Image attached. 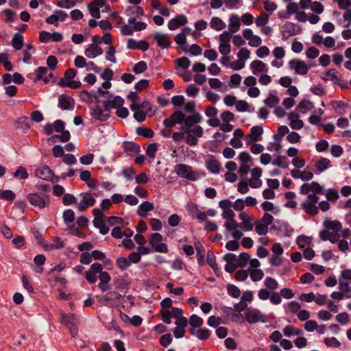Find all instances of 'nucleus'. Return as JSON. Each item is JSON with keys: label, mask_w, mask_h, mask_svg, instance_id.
I'll return each mask as SVG.
<instances>
[{"label": "nucleus", "mask_w": 351, "mask_h": 351, "mask_svg": "<svg viewBox=\"0 0 351 351\" xmlns=\"http://www.w3.org/2000/svg\"><path fill=\"white\" fill-rule=\"evenodd\" d=\"M154 204L149 202H144L138 207L137 213L141 217H146L147 213L153 210Z\"/></svg>", "instance_id": "obj_33"}, {"label": "nucleus", "mask_w": 351, "mask_h": 351, "mask_svg": "<svg viewBox=\"0 0 351 351\" xmlns=\"http://www.w3.org/2000/svg\"><path fill=\"white\" fill-rule=\"evenodd\" d=\"M174 171L180 177L192 181H196L205 175V173L202 171H193L191 167L185 164H178L176 165Z\"/></svg>", "instance_id": "obj_3"}, {"label": "nucleus", "mask_w": 351, "mask_h": 351, "mask_svg": "<svg viewBox=\"0 0 351 351\" xmlns=\"http://www.w3.org/2000/svg\"><path fill=\"white\" fill-rule=\"evenodd\" d=\"M62 134L60 135H55L49 138V140H52L53 141H56V139H59L60 141L64 143L67 142L70 139V132L67 130H63L61 132Z\"/></svg>", "instance_id": "obj_56"}, {"label": "nucleus", "mask_w": 351, "mask_h": 351, "mask_svg": "<svg viewBox=\"0 0 351 351\" xmlns=\"http://www.w3.org/2000/svg\"><path fill=\"white\" fill-rule=\"evenodd\" d=\"M263 133V129L261 126L255 125L251 128L250 133L245 136V141L246 145H249L259 141L262 139V134Z\"/></svg>", "instance_id": "obj_9"}, {"label": "nucleus", "mask_w": 351, "mask_h": 351, "mask_svg": "<svg viewBox=\"0 0 351 351\" xmlns=\"http://www.w3.org/2000/svg\"><path fill=\"white\" fill-rule=\"evenodd\" d=\"M319 237L322 241H330L331 243H336L340 238L339 234H333L326 229L319 232Z\"/></svg>", "instance_id": "obj_31"}, {"label": "nucleus", "mask_w": 351, "mask_h": 351, "mask_svg": "<svg viewBox=\"0 0 351 351\" xmlns=\"http://www.w3.org/2000/svg\"><path fill=\"white\" fill-rule=\"evenodd\" d=\"M29 202L34 206L42 209L49 206V196L45 193H30L27 195Z\"/></svg>", "instance_id": "obj_6"}, {"label": "nucleus", "mask_w": 351, "mask_h": 351, "mask_svg": "<svg viewBox=\"0 0 351 351\" xmlns=\"http://www.w3.org/2000/svg\"><path fill=\"white\" fill-rule=\"evenodd\" d=\"M265 285L271 290H275L278 287L277 280L273 278L267 277L264 281Z\"/></svg>", "instance_id": "obj_62"}, {"label": "nucleus", "mask_w": 351, "mask_h": 351, "mask_svg": "<svg viewBox=\"0 0 351 351\" xmlns=\"http://www.w3.org/2000/svg\"><path fill=\"white\" fill-rule=\"evenodd\" d=\"M300 193L307 195L306 200L301 203L302 208L310 215H316L319 213L317 206L319 199L318 195L323 193V186L316 182L304 183L300 186Z\"/></svg>", "instance_id": "obj_1"}, {"label": "nucleus", "mask_w": 351, "mask_h": 351, "mask_svg": "<svg viewBox=\"0 0 351 351\" xmlns=\"http://www.w3.org/2000/svg\"><path fill=\"white\" fill-rule=\"evenodd\" d=\"M176 64L178 67L186 69L191 64L190 60L186 57H182L176 60Z\"/></svg>", "instance_id": "obj_53"}, {"label": "nucleus", "mask_w": 351, "mask_h": 351, "mask_svg": "<svg viewBox=\"0 0 351 351\" xmlns=\"http://www.w3.org/2000/svg\"><path fill=\"white\" fill-rule=\"evenodd\" d=\"M207 263L208 264L212 267V269L214 270L215 274L217 276H219L221 274V270L217 267V265L215 261V256L214 254L212 252H208L207 254Z\"/></svg>", "instance_id": "obj_38"}, {"label": "nucleus", "mask_w": 351, "mask_h": 351, "mask_svg": "<svg viewBox=\"0 0 351 351\" xmlns=\"http://www.w3.org/2000/svg\"><path fill=\"white\" fill-rule=\"evenodd\" d=\"M162 236L159 233H154L151 234L149 243L155 252L160 253H167L168 252L167 245L162 243Z\"/></svg>", "instance_id": "obj_7"}, {"label": "nucleus", "mask_w": 351, "mask_h": 351, "mask_svg": "<svg viewBox=\"0 0 351 351\" xmlns=\"http://www.w3.org/2000/svg\"><path fill=\"white\" fill-rule=\"evenodd\" d=\"M62 322L68 326H74L77 323V318L73 314L62 315L61 318Z\"/></svg>", "instance_id": "obj_48"}, {"label": "nucleus", "mask_w": 351, "mask_h": 351, "mask_svg": "<svg viewBox=\"0 0 351 351\" xmlns=\"http://www.w3.org/2000/svg\"><path fill=\"white\" fill-rule=\"evenodd\" d=\"M250 256L247 253H241L240 256L237 258V265L239 267H244L247 265Z\"/></svg>", "instance_id": "obj_57"}, {"label": "nucleus", "mask_w": 351, "mask_h": 351, "mask_svg": "<svg viewBox=\"0 0 351 351\" xmlns=\"http://www.w3.org/2000/svg\"><path fill=\"white\" fill-rule=\"evenodd\" d=\"M250 69L254 75H258L259 73H266L268 71V66L262 60H255L250 64Z\"/></svg>", "instance_id": "obj_22"}, {"label": "nucleus", "mask_w": 351, "mask_h": 351, "mask_svg": "<svg viewBox=\"0 0 351 351\" xmlns=\"http://www.w3.org/2000/svg\"><path fill=\"white\" fill-rule=\"evenodd\" d=\"M291 176L295 179H301L303 181L311 180L313 178V173L308 171H300L299 169H292L290 172Z\"/></svg>", "instance_id": "obj_27"}, {"label": "nucleus", "mask_w": 351, "mask_h": 351, "mask_svg": "<svg viewBox=\"0 0 351 351\" xmlns=\"http://www.w3.org/2000/svg\"><path fill=\"white\" fill-rule=\"evenodd\" d=\"M263 173L261 168L257 167L252 169L251 172L252 178L248 180V184L253 189H258L262 186L263 182L260 179Z\"/></svg>", "instance_id": "obj_11"}, {"label": "nucleus", "mask_w": 351, "mask_h": 351, "mask_svg": "<svg viewBox=\"0 0 351 351\" xmlns=\"http://www.w3.org/2000/svg\"><path fill=\"white\" fill-rule=\"evenodd\" d=\"M330 160L326 158H321L316 161L315 167L319 172H323L330 167Z\"/></svg>", "instance_id": "obj_40"}, {"label": "nucleus", "mask_w": 351, "mask_h": 351, "mask_svg": "<svg viewBox=\"0 0 351 351\" xmlns=\"http://www.w3.org/2000/svg\"><path fill=\"white\" fill-rule=\"evenodd\" d=\"M241 222L239 223V228L245 231H250L253 229L255 221L245 212H242L239 215Z\"/></svg>", "instance_id": "obj_13"}, {"label": "nucleus", "mask_w": 351, "mask_h": 351, "mask_svg": "<svg viewBox=\"0 0 351 351\" xmlns=\"http://www.w3.org/2000/svg\"><path fill=\"white\" fill-rule=\"evenodd\" d=\"M289 68L295 70V73L299 75H306L308 71V66L302 60L293 59L289 62Z\"/></svg>", "instance_id": "obj_12"}, {"label": "nucleus", "mask_w": 351, "mask_h": 351, "mask_svg": "<svg viewBox=\"0 0 351 351\" xmlns=\"http://www.w3.org/2000/svg\"><path fill=\"white\" fill-rule=\"evenodd\" d=\"M283 333L287 337H291L295 335H300L303 333V331L298 328L294 327L292 325L286 326L283 330Z\"/></svg>", "instance_id": "obj_36"}, {"label": "nucleus", "mask_w": 351, "mask_h": 351, "mask_svg": "<svg viewBox=\"0 0 351 351\" xmlns=\"http://www.w3.org/2000/svg\"><path fill=\"white\" fill-rule=\"evenodd\" d=\"M82 199L77 205V209L80 211H84L88 207L93 206L95 203V199L90 193L82 194Z\"/></svg>", "instance_id": "obj_15"}, {"label": "nucleus", "mask_w": 351, "mask_h": 351, "mask_svg": "<svg viewBox=\"0 0 351 351\" xmlns=\"http://www.w3.org/2000/svg\"><path fill=\"white\" fill-rule=\"evenodd\" d=\"M272 164L275 166H278L282 169H287L289 167V163L287 161L285 156H278L272 162Z\"/></svg>", "instance_id": "obj_43"}, {"label": "nucleus", "mask_w": 351, "mask_h": 351, "mask_svg": "<svg viewBox=\"0 0 351 351\" xmlns=\"http://www.w3.org/2000/svg\"><path fill=\"white\" fill-rule=\"evenodd\" d=\"M219 207L222 209V217L226 220L224 227L227 232H231L232 237L235 240L240 239L243 235V232L239 229V223L235 219V214L232 210V202L228 199H223L219 203Z\"/></svg>", "instance_id": "obj_2"}, {"label": "nucleus", "mask_w": 351, "mask_h": 351, "mask_svg": "<svg viewBox=\"0 0 351 351\" xmlns=\"http://www.w3.org/2000/svg\"><path fill=\"white\" fill-rule=\"evenodd\" d=\"M206 169L213 173H219L221 163L213 156H210L205 161Z\"/></svg>", "instance_id": "obj_20"}, {"label": "nucleus", "mask_w": 351, "mask_h": 351, "mask_svg": "<svg viewBox=\"0 0 351 351\" xmlns=\"http://www.w3.org/2000/svg\"><path fill=\"white\" fill-rule=\"evenodd\" d=\"M324 226L330 232H333V234H339V232L342 228L341 223L337 220L326 219L324 221Z\"/></svg>", "instance_id": "obj_29"}, {"label": "nucleus", "mask_w": 351, "mask_h": 351, "mask_svg": "<svg viewBox=\"0 0 351 351\" xmlns=\"http://www.w3.org/2000/svg\"><path fill=\"white\" fill-rule=\"evenodd\" d=\"M103 270V266L101 263H95L91 265L89 269L85 273V278L90 284L96 282L97 278V274H99Z\"/></svg>", "instance_id": "obj_10"}, {"label": "nucleus", "mask_w": 351, "mask_h": 351, "mask_svg": "<svg viewBox=\"0 0 351 351\" xmlns=\"http://www.w3.org/2000/svg\"><path fill=\"white\" fill-rule=\"evenodd\" d=\"M324 342L328 347L339 348L341 346V343L335 337L325 338Z\"/></svg>", "instance_id": "obj_58"}, {"label": "nucleus", "mask_w": 351, "mask_h": 351, "mask_svg": "<svg viewBox=\"0 0 351 351\" xmlns=\"http://www.w3.org/2000/svg\"><path fill=\"white\" fill-rule=\"evenodd\" d=\"M189 323L191 326L190 328L195 329L196 328H200L203 325L204 321L197 315H193L191 316Z\"/></svg>", "instance_id": "obj_45"}, {"label": "nucleus", "mask_w": 351, "mask_h": 351, "mask_svg": "<svg viewBox=\"0 0 351 351\" xmlns=\"http://www.w3.org/2000/svg\"><path fill=\"white\" fill-rule=\"evenodd\" d=\"M90 114L95 119L104 121L110 117V112L106 107L102 109L101 107L97 106L91 110Z\"/></svg>", "instance_id": "obj_16"}, {"label": "nucleus", "mask_w": 351, "mask_h": 351, "mask_svg": "<svg viewBox=\"0 0 351 351\" xmlns=\"http://www.w3.org/2000/svg\"><path fill=\"white\" fill-rule=\"evenodd\" d=\"M58 107L63 110H72L74 106L73 99L66 95H61L58 97Z\"/></svg>", "instance_id": "obj_19"}, {"label": "nucleus", "mask_w": 351, "mask_h": 351, "mask_svg": "<svg viewBox=\"0 0 351 351\" xmlns=\"http://www.w3.org/2000/svg\"><path fill=\"white\" fill-rule=\"evenodd\" d=\"M223 260L226 262L225 270L228 273L234 272L239 267L237 265V257L233 254H227L223 256Z\"/></svg>", "instance_id": "obj_17"}, {"label": "nucleus", "mask_w": 351, "mask_h": 351, "mask_svg": "<svg viewBox=\"0 0 351 351\" xmlns=\"http://www.w3.org/2000/svg\"><path fill=\"white\" fill-rule=\"evenodd\" d=\"M115 53H116L115 48L112 46L109 47L106 53V60L111 62L116 63L117 59L115 58Z\"/></svg>", "instance_id": "obj_61"}, {"label": "nucleus", "mask_w": 351, "mask_h": 351, "mask_svg": "<svg viewBox=\"0 0 351 351\" xmlns=\"http://www.w3.org/2000/svg\"><path fill=\"white\" fill-rule=\"evenodd\" d=\"M88 10L90 14V15L95 19H99L101 16L100 14V8L95 6L92 3L88 4Z\"/></svg>", "instance_id": "obj_59"}, {"label": "nucleus", "mask_w": 351, "mask_h": 351, "mask_svg": "<svg viewBox=\"0 0 351 351\" xmlns=\"http://www.w3.org/2000/svg\"><path fill=\"white\" fill-rule=\"evenodd\" d=\"M246 321L250 324L257 322L267 323L269 321L267 316L255 308H248L245 313Z\"/></svg>", "instance_id": "obj_5"}, {"label": "nucleus", "mask_w": 351, "mask_h": 351, "mask_svg": "<svg viewBox=\"0 0 351 351\" xmlns=\"http://www.w3.org/2000/svg\"><path fill=\"white\" fill-rule=\"evenodd\" d=\"M121 297V295L119 293L110 291L100 299V302L106 306H110L112 301L118 300Z\"/></svg>", "instance_id": "obj_30"}, {"label": "nucleus", "mask_w": 351, "mask_h": 351, "mask_svg": "<svg viewBox=\"0 0 351 351\" xmlns=\"http://www.w3.org/2000/svg\"><path fill=\"white\" fill-rule=\"evenodd\" d=\"M351 282L346 281L339 279V290L346 295V298H349L351 297V287L350 286Z\"/></svg>", "instance_id": "obj_35"}, {"label": "nucleus", "mask_w": 351, "mask_h": 351, "mask_svg": "<svg viewBox=\"0 0 351 351\" xmlns=\"http://www.w3.org/2000/svg\"><path fill=\"white\" fill-rule=\"evenodd\" d=\"M136 133L145 138H152L154 136V132L151 129L143 127L137 128Z\"/></svg>", "instance_id": "obj_55"}, {"label": "nucleus", "mask_w": 351, "mask_h": 351, "mask_svg": "<svg viewBox=\"0 0 351 351\" xmlns=\"http://www.w3.org/2000/svg\"><path fill=\"white\" fill-rule=\"evenodd\" d=\"M93 222L94 226L99 228L101 234L105 235L108 232L109 228L105 224L104 218L94 219Z\"/></svg>", "instance_id": "obj_37"}, {"label": "nucleus", "mask_w": 351, "mask_h": 351, "mask_svg": "<svg viewBox=\"0 0 351 351\" xmlns=\"http://www.w3.org/2000/svg\"><path fill=\"white\" fill-rule=\"evenodd\" d=\"M180 130L186 134L185 142L191 146H195L198 143V138L203 136V128L197 125L193 128L180 127Z\"/></svg>", "instance_id": "obj_4"}, {"label": "nucleus", "mask_w": 351, "mask_h": 351, "mask_svg": "<svg viewBox=\"0 0 351 351\" xmlns=\"http://www.w3.org/2000/svg\"><path fill=\"white\" fill-rule=\"evenodd\" d=\"M202 117L199 112H195L188 117H184V123L181 127L193 128L195 124L201 123Z\"/></svg>", "instance_id": "obj_25"}, {"label": "nucleus", "mask_w": 351, "mask_h": 351, "mask_svg": "<svg viewBox=\"0 0 351 351\" xmlns=\"http://www.w3.org/2000/svg\"><path fill=\"white\" fill-rule=\"evenodd\" d=\"M103 53V49L97 44H90L84 51V54L90 59Z\"/></svg>", "instance_id": "obj_23"}, {"label": "nucleus", "mask_w": 351, "mask_h": 351, "mask_svg": "<svg viewBox=\"0 0 351 351\" xmlns=\"http://www.w3.org/2000/svg\"><path fill=\"white\" fill-rule=\"evenodd\" d=\"M240 18L236 14L231 15L229 19L228 31L232 34L236 33L240 29Z\"/></svg>", "instance_id": "obj_32"}, {"label": "nucleus", "mask_w": 351, "mask_h": 351, "mask_svg": "<svg viewBox=\"0 0 351 351\" xmlns=\"http://www.w3.org/2000/svg\"><path fill=\"white\" fill-rule=\"evenodd\" d=\"M255 230L259 235H265L268 232V226L261 221H255Z\"/></svg>", "instance_id": "obj_47"}, {"label": "nucleus", "mask_w": 351, "mask_h": 351, "mask_svg": "<svg viewBox=\"0 0 351 351\" xmlns=\"http://www.w3.org/2000/svg\"><path fill=\"white\" fill-rule=\"evenodd\" d=\"M174 40L176 43L178 45L183 51H187L188 49L186 45V36H184V34L180 32L175 36Z\"/></svg>", "instance_id": "obj_42"}, {"label": "nucleus", "mask_w": 351, "mask_h": 351, "mask_svg": "<svg viewBox=\"0 0 351 351\" xmlns=\"http://www.w3.org/2000/svg\"><path fill=\"white\" fill-rule=\"evenodd\" d=\"M188 23V19L185 15L179 14L176 17L171 19L168 23V28L170 30H175L180 26L184 25Z\"/></svg>", "instance_id": "obj_18"}, {"label": "nucleus", "mask_w": 351, "mask_h": 351, "mask_svg": "<svg viewBox=\"0 0 351 351\" xmlns=\"http://www.w3.org/2000/svg\"><path fill=\"white\" fill-rule=\"evenodd\" d=\"M243 37L248 40V45L253 47H259L262 43L261 38L254 34L251 29H245L243 31Z\"/></svg>", "instance_id": "obj_14"}, {"label": "nucleus", "mask_w": 351, "mask_h": 351, "mask_svg": "<svg viewBox=\"0 0 351 351\" xmlns=\"http://www.w3.org/2000/svg\"><path fill=\"white\" fill-rule=\"evenodd\" d=\"M64 222L69 225L74 221L75 220V213L71 209H67L64 211L62 215Z\"/></svg>", "instance_id": "obj_49"}, {"label": "nucleus", "mask_w": 351, "mask_h": 351, "mask_svg": "<svg viewBox=\"0 0 351 351\" xmlns=\"http://www.w3.org/2000/svg\"><path fill=\"white\" fill-rule=\"evenodd\" d=\"M322 79L325 81H332L335 84L341 86V80L338 75V72L335 69H331L324 73Z\"/></svg>", "instance_id": "obj_24"}, {"label": "nucleus", "mask_w": 351, "mask_h": 351, "mask_svg": "<svg viewBox=\"0 0 351 351\" xmlns=\"http://www.w3.org/2000/svg\"><path fill=\"white\" fill-rule=\"evenodd\" d=\"M210 27L217 31H220L226 27V23L220 18L215 16L210 21Z\"/></svg>", "instance_id": "obj_41"}, {"label": "nucleus", "mask_w": 351, "mask_h": 351, "mask_svg": "<svg viewBox=\"0 0 351 351\" xmlns=\"http://www.w3.org/2000/svg\"><path fill=\"white\" fill-rule=\"evenodd\" d=\"M250 276L252 281L256 282L261 280L263 276L264 273L263 270L260 269H250Z\"/></svg>", "instance_id": "obj_51"}, {"label": "nucleus", "mask_w": 351, "mask_h": 351, "mask_svg": "<svg viewBox=\"0 0 351 351\" xmlns=\"http://www.w3.org/2000/svg\"><path fill=\"white\" fill-rule=\"evenodd\" d=\"M123 149L128 155H132L140 151L139 145L133 142H125L123 143Z\"/></svg>", "instance_id": "obj_39"}, {"label": "nucleus", "mask_w": 351, "mask_h": 351, "mask_svg": "<svg viewBox=\"0 0 351 351\" xmlns=\"http://www.w3.org/2000/svg\"><path fill=\"white\" fill-rule=\"evenodd\" d=\"M171 117L176 124H182L184 123L185 114L181 110H176L171 115Z\"/></svg>", "instance_id": "obj_52"}, {"label": "nucleus", "mask_w": 351, "mask_h": 351, "mask_svg": "<svg viewBox=\"0 0 351 351\" xmlns=\"http://www.w3.org/2000/svg\"><path fill=\"white\" fill-rule=\"evenodd\" d=\"M52 77V71H49L47 67L40 66L36 70L35 81L43 80L45 83H47Z\"/></svg>", "instance_id": "obj_26"}, {"label": "nucleus", "mask_w": 351, "mask_h": 351, "mask_svg": "<svg viewBox=\"0 0 351 351\" xmlns=\"http://www.w3.org/2000/svg\"><path fill=\"white\" fill-rule=\"evenodd\" d=\"M153 38L157 43V45L161 49H167L171 45L170 38L165 34L162 33H155L153 34Z\"/></svg>", "instance_id": "obj_21"}, {"label": "nucleus", "mask_w": 351, "mask_h": 351, "mask_svg": "<svg viewBox=\"0 0 351 351\" xmlns=\"http://www.w3.org/2000/svg\"><path fill=\"white\" fill-rule=\"evenodd\" d=\"M15 198V194L11 190H0V199L7 201H12Z\"/></svg>", "instance_id": "obj_54"}, {"label": "nucleus", "mask_w": 351, "mask_h": 351, "mask_svg": "<svg viewBox=\"0 0 351 351\" xmlns=\"http://www.w3.org/2000/svg\"><path fill=\"white\" fill-rule=\"evenodd\" d=\"M35 175L42 180L51 182H58V178L55 177L51 169L47 165L42 166L36 170Z\"/></svg>", "instance_id": "obj_8"}, {"label": "nucleus", "mask_w": 351, "mask_h": 351, "mask_svg": "<svg viewBox=\"0 0 351 351\" xmlns=\"http://www.w3.org/2000/svg\"><path fill=\"white\" fill-rule=\"evenodd\" d=\"M189 331L191 335L196 336L200 340L207 339L210 337V331L207 328H190Z\"/></svg>", "instance_id": "obj_34"}, {"label": "nucleus", "mask_w": 351, "mask_h": 351, "mask_svg": "<svg viewBox=\"0 0 351 351\" xmlns=\"http://www.w3.org/2000/svg\"><path fill=\"white\" fill-rule=\"evenodd\" d=\"M147 68V64L144 61H140L138 63L135 64L133 67L132 71L136 73L140 74L144 72Z\"/></svg>", "instance_id": "obj_64"}, {"label": "nucleus", "mask_w": 351, "mask_h": 351, "mask_svg": "<svg viewBox=\"0 0 351 351\" xmlns=\"http://www.w3.org/2000/svg\"><path fill=\"white\" fill-rule=\"evenodd\" d=\"M124 104V99L120 96H116L113 99H108L104 102V107H106L110 112L111 109H118Z\"/></svg>", "instance_id": "obj_28"}, {"label": "nucleus", "mask_w": 351, "mask_h": 351, "mask_svg": "<svg viewBox=\"0 0 351 351\" xmlns=\"http://www.w3.org/2000/svg\"><path fill=\"white\" fill-rule=\"evenodd\" d=\"M116 265L121 270H125L129 267H130V261L128 260V258L125 257H118L116 260Z\"/></svg>", "instance_id": "obj_50"}, {"label": "nucleus", "mask_w": 351, "mask_h": 351, "mask_svg": "<svg viewBox=\"0 0 351 351\" xmlns=\"http://www.w3.org/2000/svg\"><path fill=\"white\" fill-rule=\"evenodd\" d=\"M235 107L237 110L239 112L252 111L250 109V105L245 101L243 100H239L237 101Z\"/></svg>", "instance_id": "obj_60"}, {"label": "nucleus", "mask_w": 351, "mask_h": 351, "mask_svg": "<svg viewBox=\"0 0 351 351\" xmlns=\"http://www.w3.org/2000/svg\"><path fill=\"white\" fill-rule=\"evenodd\" d=\"M313 108V104L308 100L304 99L300 102L297 109L302 113H306Z\"/></svg>", "instance_id": "obj_46"}, {"label": "nucleus", "mask_w": 351, "mask_h": 351, "mask_svg": "<svg viewBox=\"0 0 351 351\" xmlns=\"http://www.w3.org/2000/svg\"><path fill=\"white\" fill-rule=\"evenodd\" d=\"M12 45L16 50H20L23 46V37L20 34H15L12 40Z\"/></svg>", "instance_id": "obj_44"}, {"label": "nucleus", "mask_w": 351, "mask_h": 351, "mask_svg": "<svg viewBox=\"0 0 351 351\" xmlns=\"http://www.w3.org/2000/svg\"><path fill=\"white\" fill-rule=\"evenodd\" d=\"M250 56V51L247 48H241L237 53L238 59L243 62L247 60Z\"/></svg>", "instance_id": "obj_63"}]
</instances>
